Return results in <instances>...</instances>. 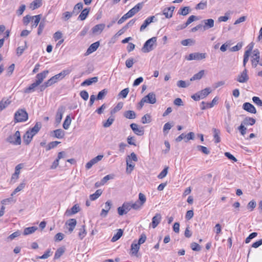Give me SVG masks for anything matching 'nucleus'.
I'll use <instances>...</instances> for the list:
<instances>
[{
	"mask_svg": "<svg viewBox=\"0 0 262 262\" xmlns=\"http://www.w3.org/2000/svg\"><path fill=\"white\" fill-rule=\"evenodd\" d=\"M41 5V0H34L33 1L30 5V7L33 10L36 9L39 7H40Z\"/></svg>",
	"mask_w": 262,
	"mask_h": 262,
	"instance_id": "38",
	"label": "nucleus"
},
{
	"mask_svg": "<svg viewBox=\"0 0 262 262\" xmlns=\"http://www.w3.org/2000/svg\"><path fill=\"white\" fill-rule=\"evenodd\" d=\"M85 225H82L79 229L78 236L80 239H82L86 234Z\"/></svg>",
	"mask_w": 262,
	"mask_h": 262,
	"instance_id": "35",
	"label": "nucleus"
},
{
	"mask_svg": "<svg viewBox=\"0 0 262 262\" xmlns=\"http://www.w3.org/2000/svg\"><path fill=\"white\" fill-rule=\"evenodd\" d=\"M59 143H60V142L57 141L51 142L46 146V150H49L56 147Z\"/></svg>",
	"mask_w": 262,
	"mask_h": 262,
	"instance_id": "47",
	"label": "nucleus"
},
{
	"mask_svg": "<svg viewBox=\"0 0 262 262\" xmlns=\"http://www.w3.org/2000/svg\"><path fill=\"white\" fill-rule=\"evenodd\" d=\"M71 72L70 70H64L61 71L60 73L52 77L50 79L47 80L48 82L51 86L53 84L57 82L58 80H61L66 75H69Z\"/></svg>",
	"mask_w": 262,
	"mask_h": 262,
	"instance_id": "3",
	"label": "nucleus"
},
{
	"mask_svg": "<svg viewBox=\"0 0 262 262\" xmlns=\"http://www.w3.org/2000/svg\"><path fill=\"white\" fill-rule=\"evenodd\" d=\"M143 3H138L135 7L132 8V16L134 15H135L136 13H137L138 11H139V10L143 7Z\"/></svg>",
	"mask_w": 262,
	"mask_h": 262,
	"instance_id": "39",
	"label": "nucleus"
},
{
	"mask_svg": "<svg viewBox=\"0 0 262 262\" xmlns=\"http://www.w3.org/2000/svg\"><path fill=\"white\" fill-rule=\"evenodd\" d=\"M243 108L244 110L250 113L255 114L256 113V110L254 105L249 102L244 103L243 105Z\"/></svg>",
	"mask_w": 262,
	"mask_h": 262,
	"instance_id": "17",
	"label": "nucleus"
},
{
	"mask_svg": "<svg viewBox=\"0 0 262 262\" xmlns=\"http://www.w3.org/2000/svg\"><path fill=\"white\" fill-rule=\"evenodd\" d=\"M211 92L210 89L209 88H207L199 92L200 94L201 99H203L208 96Z\"/></svg>",
	"mask_w": 262,
	"mask_h": 262,
	"instance_id": "36",
	"label": "nucleus"
},
{
	"mask_svg": "<svg viewBox=\"0 0 262 262\" xmlns=\"http://www.w3.org/2000/svg\"><path fill=\"white\" fill-rule=\"evenodd\" d=\"M249 79L248 71L245 68L243 72L237 75L235 80L239 83H246L249 80Z\"/></svg>",
	"mask_w": 262,
	"mask_h": 262,
	"instance_id": "8",
	"label": "nucleus"
},
{
	"mask_svg": "<svg viewBox=\"0 0 262 262\" xmlns=\"http://www.w3.org/2000/svg\"><path fill=\"white\" fill-rule=\"evenodd\" d=\"M168 167H165L163 170L159 174L158 178L159 179H162L165 177L168 173Z\"/></svg>",
	"mask_w": 262,
	"mask_h": 262,
	"instance_id": "54",
	"label": "nucleus"
},
{
	"mask_svg": "<svg viewBox=\"0 0 262 262\" xmlns=\"http://www.w3.org/2000/svg\"><path fill=\"white\" fill-rule=\"evenodd\" d=\"M202 22L204 23V25H202V27L204 30H208L211 28H213L214 25V21L212 18L204 19Z\"/></svg>",
	"mask_w": 262,
	"mask_h": 262,
	"instance_id": "14",
	"label": "nucleus"
},
{
	"mask_svg": "<svg viewBox=\"0 0 262 262\" xmlns=\"http://www.w3.org/2000/svg\"><path fill=\"white\" fill-rule=\"evenodd\" d=\"M80 96L84 100H87L89 98V94L86 91H82L80 93Z\"/></svg>",
	"mask_w": 262,
	"mask_h": 262,
	"instance_id": "63",
	"label": "nucleus"
},
{
	"mask_svg": "<svg viewBox=\"0 0 262 262\" xmlns=\"http://www.w3.org/2000/svg\"><path fill=\"white\" fill-rule=\"evenodd\" d=\"M28 119V114L25 109H18L14 114V121L15 123L23 122Z\"/></svg>",
	"mask_w": 262,
	"mask_h": 262,
	"instance_id": "2",
	"label": "nucleus"
},
{
	"mask_svg": "<svg viewBox=\"0 0 262 262\" xmlns=\"http://www.w3.org/2000/svg\"><path fill=\"white\" fill-rule=\"evenodd\" d=\"M14 202H15V200H14L12 198L4 199L1 201L3 205H7Z\"/></svg>",
	"mask_w": 262,
	"mask_h": 262,
	"instance_id": "58",
	"label": "nucleus"
},
{
	"mask_svg": "<svg viewBox=\"0 0 262 262\" xmlns=\"http://www.w3.org/2000/svg\"><path fill=\"white\" fill-rule=\"evenodd\" d=\"M132 130L138 136L144 134V129L142 126H139L137 124L132 123Z\"/></svg>",
	"mask_w": 262,
	"mask_h": 262,
	"instance_id": "19",
	"label": "nucleus"
},
{
	"mask_svg": "<svg viewBox=\"0 0 262 262\" xmlns=\"http://www.w3.org/2000/svg\"><path fill=\"white\" fill-rule=\"evenodd\" d=\"M29 131H27L23 136L24 142L26 145L29 144L33 137Z\"/></svg>",
	"mask_w": 262,
	"mask_h": 262,
	"instance_id": "26",
	"label": "nucleus"
},
{
	"mask_svg": "<svg viewBox=\"0 0 262 262\" xmlns=\"http://www.w3.org/2000/svg\"><path fill=\"white\" fill-rule=\"evenodd\" d=\"M141 122L143 124L148 123L151 122V117L149 114H146L142 117Z\"/></svg>",
	"mask_w": 262,
	"mask_h": 262,
	"instance_id": "53",
	"label": "nucleus"
},
{
	"mask_svg": "<svg viewBox=\"0 0 262 262\" xmlns=\"http://www.w3.org/2000/svg\"><path fill=\"white\" fill-rule=\"evenodd\" d=\"M37 229V228L34 226L26 228L24 229L23 234L25 235L32 234L34 233Z\"/></svg>",
	"mask_w": 262,
	"mask_h": 262,
	"instance_id": "37",
	"label": "nucleus"
},
{
	"mask_svg": "<svg viewBox=\"0 0 262 262\" xmlns=\"http://www.w3.org/2000/svg\"><path fill=\"white\" fill-rule=\"evenodd\" d=\"M102 190L101 189H98L96 192L90 195V199L91 201H94L98 199L102 194Z\"/></svg>",
	"mask_w": 262,
	"mask_h": 262,
	"instance_id": "34",
	"label": "nucleus"
},
{
	"mask_svg": "<svg viewBox=\"0 0 262 262\" xmlns=\"http://www.w3.org/2000/svg\"><path fill=\"white\" fill-rule=\"evenodd\" d=\"M39 86L38 84H37L35 82H33L30 86L24 90L25 93H30L35 91V88Z\"/></svg>",
	"mask_w": 262,
	"mask_h": 262,
	"instance_id": "29",
	"label": "nucleus"
},
{
	"mask_svg": "<svg viewBox=\"0 0 262 262\" xmlns=\"http://www.w3.org/2000/svg\"><path fill=\"white\" fill-rule=\"evenodd\" d=\"M51 135L56 138L61 139L64 136V132L61 129H57L51 133Z\"/></svg>",
	"mask_w": 262,
	"mask_h": 262,
	"instance_id": "24",
	"label": "nucleus"
},
{
	"mask_svg": "<svg viewBox=\"0 0 262 262\" xmlns=\"http://www.w3.org/2000/svg\"><path fill=\"white\" fill-rule=\"evenodd\" d=\"M131 209L130 203H124L121 207L118 208V212L120 215L127 213Z\"/></svg>",
	"mask_w": 262,
	"mask_h": 262,
	"instance_id": "10",
	"label": "nucleus"
},
{
	"mask_svg": "<svg viewBox=\"0 0 262 262\" xmlns=\"http://www.w3.org/2000/svg\"><path fill=\"white\" fill-rule=\"evenodd\" d=\"M251 62L253 68H256L260 60V53L258 49H255L252 52Z\"/></svg>",
	"mask_w": 262,
	"mask_h": 262,
	"instance_id": "9",
	"label": "nucleus"
},
{
	"mask_svg": "<svg viewBox=\"0 0 262 262\" xmlns=\"http://www.w3.org/2000/svg\"><path fill=\"white\" fill-rule=\"evenodd\" d=\"M79 211V206L78 204H75L72 207L71 210H67L65 214L67 216H70L78 212Z\"/></svg>",
	"mask_w": 262,
	"mask_h": 262,
	"instance_id": "25",
	"label": "nucleus"
},
{
	"mask_svg": "<svg viewBox=\"0 0 262 262\" xmlns=\"http://www.w3.org/2000/svg\"><path fill=\"white\" fill-rule=\"evenodd\" d=\"M105 24H100L95 26L92 29V31L94 34H100L105 28Z\"/></svg>",
	"mask_w": 262,
	"mask_h": 262,
	"instance_id": "20",
	"label": "nucleus"
},
{
	"mask_svg": "<svg viewBox=\"0 0 262 262\" xmlns=\"http://www.w3.org/2000/svg\"><path fill=\"white\" fill-rule=\"evenodd\" d=\"M146 198L145 195L142 193H139L138 200L132 204V209L136 210H140L146 202Z\"/></svg>",
	"mask_w": 262,
	"mask_h": 262,
	"instance_id": "4",
	"label": "nucleus"
},
{
	"mask_svg": "<svg viewBox=\"0 0 262 262\" xmlns=\"http://www.w3.org/2000/svg\"><path fill=\"white\" fill-rule=\"evenodd\" d=\"M6 141L14 145H20L21 144V138L20 132L17 130L13 135H10L6 139Z\"/></svg>",
	"mask_w": 262,
	"mask_h": 262,
	"instance_id": "6",
	"label": "nucleus"
},
{
	"mask_svg": "<svg viewBox=\"0 0 262 262\" xmlns=\"http://www.w3.org/2000/svg\"><path fill=\"white\" fill-rule=\"evenodd\" d=\"M206 57V54L203 53L195 52L190 54L188 56H185V59L187 60H200L205 59Z\"/></svg>",
	"mask_w": 262,
	"mask_h": 262,
	"instance_id": "7",
	"label": "nucleus"
},
{
	"mask_svg": "<svg viewBox=\"0 0 262 262\" xmlns=\"http://www.w3.org/2000/svg\"><path fill=\"white\" fill-rule=\"evenodd\" d=\"M71 121L72 120L70 115L67 116L62 125L63 128L65 129H68L71 123Z\"/></svg>",
	"mask_w": 262,
	"mask_h": 262,
	"instance_id": "33",
	"label": "nucleus"
},
{
	"mask_svg": "<svg viewBox=\"0 0 262 262\" xmlns=\"http://www.w3.org/2000/svg\"><path fill=\"white\" fill-rule=\"evenodd\" d=\"M131 155H128L126 157V171L127 173H130L131 172Z\"/></svg>",
	"mask_w": 262,
	"mask_h": 262,
	"instance_id": "45",
	"label": "nucleus"
},
{
	"mask_svg": "<svg viewBox=\"0 0 262 262\" xmlns=\"http://www.w3.org/2000/svg\"><path fill=\"white\" fill-rule=\"evenodd\" d=\"M11 103V101L9 99L4 98L0 101V111H2L7 107Z\"/></svg>",
	"mask_w": 262,
	"mask_h": 262,
	"instance_id": "27",
	"label": "nucleus"
},
{
	"mask_svg": "<svg viewBox=\"0 0 262 262\" xmlns=\"http://www.w3.org/2000/svg\"><path fill=\"white\" fill-rule=\"evenodd\" d=\"M143 101L150 104H155L156 102V95L154 93H150L143 97Z\"/></svg>",
	"mask_w": 262,
	"mask_h": 262,
	"instance_id": "16",
	"label": "nucleus"
},
{
	"mask_svg": "<svg viewBox=\"0 0 262 262\" xmlns=\"http://www.w3.org/2000/svg\"><path fill=\"white\" fill-rule=\"evenodd\" d=\"M48 73L49 71L48 70H45L40 73L37 74L36 76V80L35 82L39 85H40V84L43 81L44 79L46 78Z\"/></svg>",
	"mask_w": 262,
	"mask_h": 262,
	"instance_id": "11",
	"label": "nucleus"
},
{
	"mask_svg": "<svg viewBox=\"0 0 262 262\" xmlns=\"http://www.w3.org/2000/svg\"><path fill=\"white\" fill-rule=\"evenodd\" d=\"M207 7V2H201L195 7L196 9L203 10Z\"/></svg>",
	"mask_w": 262,
	"mask_h": 262,
	"instance_id": "57",
	"label": "nucleus"
},
{
	"mask_svg": "<svg viewBox=\"0 0 262 262\" xmlns=\"http://www.w3.org/2000/svg\"><path fill=\"white\" fill-rule=\"evenodd\" d=\"M64 252V248L61 247L57 249L54 255V259H58Z\"/></svg>",
	"mask_w": 262,
	"mask_h": 262,
	"instance_id": "40",
	"label": "nucleus"
},
{
	"mask_svg": "<svg viewBox=\"0 0 262 262\" xmlns=\"http://www.w3.org/2000/svg\"><path fill=\"white\" fill-rule=\"evenodd\" d=\"M154 19L156 20L155 17L154 16H151L147 17L144 21L143 24L141 25L140 27V31H143L147 26H148L151 22L154 21Z\"/></svg>",
	"mask_w": 262,
	"mask_h": 262,
	"instance_id": "22",
	"label": "nucleus"
},
{
	"mask_svg": "<svg viewBox=\"0 0 262 262\" xmlns=\"http://www.w3.org/2000/svg\"><path fill=\"white\" fill-rule=\"evenodd\" d=\"M129 88H125L122 90L119 94L118 96L120 97H122L123 98H125L128 93H129Z\"/></svg>",
	"mask_w": 262,
	"mask_h": 262,
	"instance_id": "55",
	"label": "nucleus"
},
{
	"mask_svg": "<svg viewBox=\"0 0 262 262\" xmlns=\"http://www.w3.org/2000/svg\"><path fill=\"white\" fill-rule=\"evenodd\" d=\"M196 19H197V18L195 16L191 15L189 17L185 23V26H186L187 27L189 24H190L191 23H192L193 21H194L195 20H196Z\"/></svg>",
	"mask_w": 262,
	"mask_h": 262,
	"instance_id": "60",
	"label": "nucleus"
},
{
	"mask_svg": "<svg viewBox=\"0 0 262 262\" xmlns=\"http://www.w3.org/2000/svg\"><path fill=\"white\" fill-rule=\"evenodd\" d=\"M217 101V99L216 98V97L214 98L213 99V100H212L211 102H210H210L206 103L204 101H202L201 102V108L202 110H206V109H207L209 108H211L215 104H216Z\"/></svg>",
	"mask_w": 262,
	"mask_h": 262,
	"instance_id": "12",
	"label": "nucleus"
},
{
	"mask_svg": "<svg viewBox=\"0 0 262 262\" xmlns=\"http://www.w3.org/2000/svg\"><path fill=\"white\" fill-rule=\"evenodd\" d=\"M257 235V233L256 232H252L246 238L245 240L246 243H249L250 241L253 238L255 237Z\"/></svg>",
	"mask_w": 262,
	"mask_h": 262,
	"instance_id": "61",
	"label": "nucleus"
},
{
	"mask_svg": "<svg viewBox=\"0 0 262 262\" xmlns=\"http://www.w3.org/2000/svg\"><path fill=\"white\" fill-rule=\"evenodd\" d=\"M98 81V77H94L84 80L81 84V86L90 85L93 83H96Z\"/></svg>",
	"mask_w": 262,
	"mask_h": 262,
	"instance_id": "28",
	"label": "nucleus"
},
{
	"mask_svg": "<svg viewBox=\"0 0 262 262\" xmlns=\"http://www.w3.org/2000/svg\"><path fill=\"white\" fill-rule=\"evenodd\" d=\"M65 108L63 106H61L58 107L56 115V118H55V121L58 124L60 123L62 118V115L64 112Z\"/></svg>",
	"mask_w": 262,
	"mask_h": 262,
	"instance_id": "15",
	"label": "nucleus"
},
{
	"mask_svg": "<svg viewBox=\"0 0 262 262\" xmlns=\"http://www.w3.org/2000/svg\"><path fill=\"white\" fill-rule=\"evenodd\" d=\"M243 123L246 125H252L255 123V120L254 118L250 117H246L243 121Z\"/></svg>",
	"mask_w": 262,
	"mask_h": 262,
	"instance_id": "46",
	"label": "nucleus"
},
{
	"mask_svg": "<svg viewBox=\"0 0 262 262\" xmlns=\"http://www.w3.org/2000/svg\"><path fill=\"white\" fill-rule=\"evenodd\" d=\"M162 220V216L160 213H156L155 215L152 218V221L150 223V226L152 228H155L157 227L159 224L161 222Z\"/></svg>",
	"mask_w": 262,
	"mask_h": 262,
	"instance_id": "13",
	"label": "nucleus"
},
{
	"mask_svg": "<svg viewBox=\"0 0 262 262\" xmlns=\"http://www.w3.org/2000/svg\"><path fill=\"white\" fill-rule=\"evenodd\" d=\"M107 93V90L106 89H103L100 92H99L98 94L97 99V100H101L106 95Z\"/></svg>",
	"mask_w": 262,
	"mask_h": 262,
	"instance_id": "52",
	"label": "nucleus"
},
{
	"mask_svg": "<svg viewBox=\"0 0 262 262\" xmlns=\"http://www.w3.org/2000/svg\"><path fill=\"white\" fill-rule=\"evenodd\" d=\"M89 11V8H85L80 14L79 16H78V19H80L81 20H84L88 15Z\"/></svg>",
	"mask_w": 262,
	"mask_h": 262,
	"instance_id": "31",
	"label": "nucleus"
},
{
	"mask_svg": "<svg viewBox=\"0 0 262 262\" xmlns=\"http://www.w3.org/2000/svg\"><path fill=\"white\" fill-rule=\"evenodd\" d=\"M100 43L99 41H96L90 45V46L88 49L86 54V55H89L92 53L95 52L97 50V49L99 47Z\"/></svg>",
	"mask_w": 262,
	"mask_h": 262,
	"instance_id": "23",
	"label": "nucleus"
},
{
	"mask_svg": "<svg viewBox=\"0 0 262 262\" xmlns=\"http://www.w3.org/2000/svg\"><path fill=\"white\" fill-rule=\"evenodd\" d=\"M175 9L174 6L165 8L163 10V14L167 18H170L172 16L173 12Z\"/></svg>",
	"mask_w": 262,
	"mask_h": 262,
	"instance_id": "18",
	"label": "nucleus"
},
{
	"mask_svg": "<svg viewBox=\"0 0 262 262\" xmlns=\"http://www.w3.org/2000/svg\"><path fill=\"white\" fill-rule=\"evenodd\" d=\"M190 247L192 250L195 251H199L201 249V246L195 242L192 243L191 244Z\"/></svg>",
	"mask_w": 262,
	"mask_h": 262,
	"instance_id": "56",
	"label": "nucleus"
},
{
	"mask_svg": "<svg viewBox=\"0 0 262 262\" xmlns=\"http://www.w3.org/2000/svg\"><path fill=\"white\" fill-rule=\"evenodd\" d=\"M213 131L214 133L213 136L215 139V142L219 143L221 141V139L220 137V131L216 128H213Z\"/></svg>",
	"mask_w": 262,
	"mask_h": 262,
	"instance_id": "44",
	"label": "nucleus"
},
{
	"mask_svg": "<svg viewBox=\"0 0 262 262\" xmlns=\"http://www.w3.org/2000/svg\"><path fill=\"white\" fill-rule=\"evenodd\" d=\"M114 119L112 118H109L105 122H104L103 124V126L104 127H108L110 126L113 122H114Z\"/></svg>",
	"mask_w": 262,
	"mask_h": 262,
	"instance_id": "62",
	"label": "nucleus"
},
{
	"mask_svg": "<svg viewBox=\"0 0 262 262\" xmlns=\"http://www.w3.org/2000/svg\"><path fill=\"white\" fill-rule=\"evenodd\" d=\"M83 8V4L82 3H79L77 4L75 7H74L73 13L75 14H78L80 10H81Z\"/></svg>",
	"mask_w": 262,
	"mask_h": 262,
	"instance_id": "50",
	"label": "nucleus"
},
{
	"mask_svg": "<svg viewBox=\"0 0 262 262\" xmlns=\"http://www.w3.org/2000/svg\"><path fill=\"white\" fill-rule=\"evenodd\" d=\"M123 231L121 229H119L117 232L113 236L112 238L111 241L112 242H115L118 240L122 235Z\"/></svg>",
	"mask_w": 262,
	"mask_h": 262,
	"instance_id": "43",
	"label": "nucleus"
},
{
	"mask_svg": "<svg viewBox=\"0 0 262 262\" xmlns=\"http://www.w3.org/2000/svg\"><path fill=\"white\" fill-rule=\"evenodd\" d=\"M25 185L26 183L25 182H22L20 184H19V185L12 192L11 195L13 196L16 193L23 190L25 188Z\"/></svg>",
	"mask_w": 262,
	"mask_h": 262,
	"instance_id": "41",
	"label": "nucleus"
},
{
	"mask_svg": "<svg viewBox=\"0 0 262 262\" xmlns=\"http://www.w3.org/2000/svg\"><path fill=\"white\" fill-rule=\"evenodd\" d=\"M196 148L199 151H201L205 155H209L210 152V150L205 146L198 145Z\"/></svg>",
	"mask_w": 262,
	"mask_h": 262,
	"instance_id": "48",
	"label": "nucleus"
},
{
	"mask_svg": "<svg viewBox=\"0 0 262 262\" xmlns=\"http://www.w3.org/2000/svg\"><path fill=\"white\" fill-rule=\"evenodd\" d=\"M189 84H186V82L183 80H179L177 82V86L179 88H185L187 87Z\"/></svg>",
	"mask_w": 262,
	"mask_h": 262,
	"instance_id": "64",
	"label": "nucleus"
},
{
	"mask_svg": "<svg viewBox=\"0 0 262 262\" xmlns=\"http://www.w3.org/2000/svg\"><path fill=\"white\" fill-rule=\"evenodd\" d=\"M252 100L253 102L259 106H262V100L260 99V98L256 96H254L252 98Z\"/></svg>",
	"mask_w": 262,
	"mask_h": 262,
	"instance_id": "59",
	"label": "nucleus"
},
{
	"mask_svg": "<svg viewBox=\"0 0 262 262\" xmlns=\"http://www.w3.org/2000/svg\"><path fill=\"white\" fill-rule=\"evenodd\" d=\"M195 41L192 39H186L181 41V44L184 46H190L193 45Z\"/></svg>",
	"mask_w": 262,
	"mask_h": 262,
	"instance_id": "51",
	"label": "nucleus"
},
{
	"mask_svg": "<svg viewBox=\"0 0 262 262\" xmlns=\"http://www.w3.org/2000/svg\"><path fill=\"white\" fill-rule=\"evenodd\" d=\"M157 41V38L153 37L147 40L144 43L142 50L144 53H147L154 49V45Z\"/></svg>",
	"mask_w": 262,
	"mask_h": 262,
	"instance_id": "5",
	"label": "nucleus"
},
{
	"mask_svg": "<svg viewBox=\"0 0 262 262\" xmlns=\"http://www.w3.org/2000/svg\"><path fill=\"white\" fill-rule=\"evenodd\" d=\"M204 75V70H201L198 73L194 74L191 78L190 81L201 79Z\"/></svg>",
	"mask_w": 262,
	"mask_h": 262,
	"instance_id": "32",
	"label": "nucleus"
},
{
	"mask_svg": "<svg viewBox=\"0 0 262 262\" xmlns=\"http://www.w3.org/2000/svg\"><path fill=\"white\" fill-rule=\"evenodd\" d=\"M189 10L190 9L189 7H184V8H181L179 10L178 14L185 16L189 13Z\"/></svg>",
	"mask_w": 262,
	"mask_h": 262,
	"instance_id": "49",
	"label": "nucleus"
},
{
	"mask_svg": "<svg viewBox=\"0 0 262 262\" xmlns=\"http://www.w3.org/2000/svg\"><path fill=\"white\" fill-rule=\"evenodd\" d=\"M146 239V236L145 234H142L140 238L139 239L138 242L134 241V243L132 244V256H135L138 258H140L141 256V254L138 253V251L140 249L141 244L144 243Z\"/></svg>",
	"mask_w": 262,
	"mask_h": 262,
	"instance_id": "1",
	"label": "nucleus"
},
{
	"mask_svg": "<svg viewBox=\"0 0 262 262\" xmlns=\"http://www.w3.org/2000/svg\"><path fill=\"white\" fill-rule=\"evenodd\" d=\"M77 224V221L75 219H71L69 220L66 223V225L69 226V231L71 233L74 230Z\"/></svg>",
	"mask_w": 262,
	"mask_h": 262,
	"instance_id": "21",
	"label": "nucleus"
},
{
	"mask_svg": "<svg viewBox=\"0 0 262 262\" xmlns=\"http://www.w3.org/2000/svg\"><path fill=\"white\" fill-rule=\"evenodd\" d=\"M40 15H37L32 16V25L31 27L32 28H36L40 20Z\"/></svg>",
	"mask_w": 262,
	"mask_h": 262,
	"instance_id": "30",
	"label": "nucleus"
},
{
	"mask_svg": "<svg viewBox=\"0 0 262 262\" xmlns=\"http://www.w3.org/2000/svg\"><path fill=\"white\" fill-rule=\"evenodd\" d=\"M131 17V10H129L127 13L124 15L118 21V24H122L127 18Z\"/></svg>",
	"mask_w": 262,
	"mask_h": 262,
	"instance_id": "42",
	"label": "nucleus"
}]
</instances>
